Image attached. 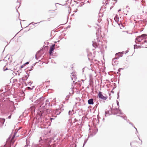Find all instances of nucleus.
<instances>
[{
  "label": "nucleus",
  "mask_w": 147,
  "mask_h": 147,
  "mask_svg": "<svg viewBox=\"0 0 147 147\" xmlns=\"http://www.w3.org/2000/svg\"><path fill=\"white\" fill-rule=\"evenodd\" d=\"M120 10H120H120H119V11H120Z\"/></svg>",
  "instance_id": "nucleus-10"
},
{
  "label": "nucleus",
  "mask_w": 147,
  "mask_h": 147,
  "mask_svg": "<svg viewBox=\"0 0 147 147\" xmlns=\"http://www.w3.org/2000/svg\"><path fill=\"white\" fill-rule=\"evenodd\" d=\"M94 100L92 98H91L88 100V103L89 105H93L94 104Z\"/></svg>",
  "instance_id": "nucleus-5"
},
{
  "label": "nucleus",
  "mask_w": 147,
  "mask_h": 147,
  "mask_svg": "<svg viewBox=\"0 0 147 147\" xmlns=\"http://www.w3.org/2000/svg\"><path fill=\"white\" fill-rule=\"evenodd\" d=\"M5 121V119L0 118V122L1 123V126L3 125Z\"/></svg>",
  "instance_id": "nucleus-6"
},
{
  "label": "nucleus",
  "mask_w": 147,
  "mask_h": 147,
  "mask_svg": "<svg viewBox=\"0 0 147 147\" xmlns=\"http://www.w3.org/2000/svg\"><path fill=\"white\" fill-rule=\"evenodd\" d=\"M112 109H114L113 108H112Z\"/></svg>",
  "instance_id": "nucleus-9"
},
{
  "label": "nucleus",
  "mask_w": 147,
  "mask_h": 147,
  "mask_svg": "<svg viewBox=\"0 0 147 147\" xmlns=\"http://www.w3.org/2000/svg\"><path fill=\"white\" fill-rule=\"evenodd\" d=\"M55 44H54L51 46L49 51L50 55H51L53 53V52L55 49Z\"/></svg>",
  "instance_id": "nucleus-4"
},
{
  "label": "nucleus",
  "mask_w": 147,
  "mask_h": 147,
  "mask_svg": "<svg viewBox=\"0 0 147 147\" xmlns=\"http://www.w3.org/2000/svg\"><path fill=\"white\" fill-rule=\"evenodd\" d=\"M15 136V133L13 136L11 135L7 141V143L9 142L10 143L9 145L10 147H11V146L13 144L16 140V139H14Z\"/></svg>",
  "instance_id": "nucleus-2"
},
{
  "label": "nucleus",
  "mask_w": 147,
  "mask_h": 147,
  "mask_svg": "<svg viewBox=\"0 0 147 147\" xmlns=\"http://www.w3.org/2000/svg\"><path fill=\"white\" fill-rule=\"evenodd\" d=\"M146 36L144 34L139 36L136 38L135 42L136 43L143 44L144 43L146 42Z\"/></svg>",
  "instance_id": "nucleus-1"
},
{
  "label": "nucleus",
  "mask_w": 147,
  "mask_h": 147,
  "mask_svg": "<svg viewBox=\"0 0 147 147\" xmlns=\"http://www.w3.org/2000/svg\"><path fill=\"white\" fill-rule=\"evenodd\" d=\"M29 63V62H27V63H26V64H28Z\"/></svg>",
  "instance_id": "nucleus-8"
},
{
  "label": "nucleus",
  "mask_w": 147,
  "mask_h": 147,
  "mask_svg": "<svg viewBox=\"0 0 147 147\" xmlns=\"http://www.w3.org/2000/svg\"><path fill=\"white\" fill-rule=\"evenodd\" d=\"M98 95L99 98L103 100H105L108 98V97L106 95L105 96H103L102 94V92L100 91L99 92Z\"/></svg>",
  "instance_id": "nucleus-3"
},
{
  "label": "nucleus",
  "mask_w": 147,
  "mask_h": 147,
  "mask_svg": "<svg viewBox=\"0 0 147 147\" xmlns=\"http://www.w3.org/2000/svg\"><path fill=\"white\" fill-rule=\"evenodd\" d=\"M27 89L28 90H31L32 89V88H31L30 87H27Z\"/></svg>",
  "instance_id": "nucleus-7"
}]
</instances>
